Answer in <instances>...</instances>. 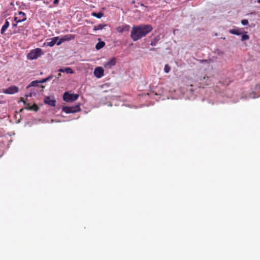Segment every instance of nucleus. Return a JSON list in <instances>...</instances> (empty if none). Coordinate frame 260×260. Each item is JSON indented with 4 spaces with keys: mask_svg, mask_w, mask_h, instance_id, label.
<instances>
[{
    "mask_svg": "<svg viewBox=\"0 0 260 260\" xmlns=\"http://www.w3.org/2000/svg\"><path fill=\"white\" fill-rule=\"evenodd\" d=\"M48 81V79L45 78L39 81L40 84L45 83Z\"/></svg>",
    "mask_w": 260,
    "mask_h": 260,
    "instance_id": "obj_26",
    "label": "nucleus"
},
{
    "mask_svg": "<svg viewBox=\"0 0 260 260\" xmlns=\"http://www.w3.org/2000/svg\"><path fill=\"white\" fill-rule=\"evenodd\" d=\"M229 32L233 35L239 36L242 34V31L239 28H233L229 30Z\"/></svg>",
    "mask_w": 260,
    "mask_h": 260,
    "instance_id": "obj_16",
    "label": "nucleus"
},
{
    "mask_svg": "<svg viewBox=\"0 0 260 260\" xmlns=\"http://www.w3.org/2000/svg\"><path fill=\"white\" fill-rule=\"evenodd\" d=\"M63 42V41L62 38H61L60 39L59 38V40H58V41H57V42L56 43V44H57V45H60Z\"/></svg>",
    "mask_w": 260,
    "mask_h": 260,
    "instance_id": "obj_25",
    "label": "nucleus"
},
{
    "mask_svg": "<svg viewBox=\"0 0 260 260\" xmlns=\"http://www.w3.org/2000/svg\"><path fill=\"white\" fill-rule=\"evenodd\" d=\"M44 102L51 107L55 106L56 101L53 97L52 99L50 96H46L44 98Z\"/></svg>",
    "mask_w": 260,
    "mask_h": 260,
    "instance_id": "obj_10",
    "label": "nucleus"
},
{
    "mask_svg": "<svg viewBox=\"0 0 260 260\" xmlns=\"http://www.w3.org/2000/svg\"><path fill=\"white\" fill-rule=\"evenodd\" d=\"M106 26V24H99L98 25H95L93 27L94 31H97L99 30H102Z\"/></svg>",
    "mask_w": 260,
    "mask_h": 260,
    "instance_id": "obj_19",
    "label": "nucleus"
},
{
    "mask_svg": "<svg viewBox=\"0 0 260 260\" xmlns=\"http://www.w3.org/2000/svg\"><path fill=\"white\" fill-rule=\"evenodd\" d=\"M189 90L190 91H191V92H193V91H194V90H193V88H192V85H191L190 86V87H189Z\"/></svg>",
    "mask_w": 260,
    "mask_h": 260,
    "instance_id": "obj_29",
    "label": "nucleus"
},
{
    "mask_svg": "<svg viewBox=\"0 0 260 260\" xmlns=\"http://www.w3.org/2000/svg\"><path fill=\"white\" fill-rule=\"evenodd\" d=\"M10 25V23L7 19L5 20V22L4 24L3 25L2 29L1 30V34L2 35H4L6 31V30L7 29V28L9 27Z\"/></svg>",
    "mask_w": 260,
    "mask_h": 260,
    "instance_id": "obj_15",
    "label": "nucleus"
},
{
    "mask_svg": "<svg viewBox=\"0 0 260 260\" xmlns=\"http://www.w3.org/2000/svg\"><path fill=\"white\" fill-rule=\"evenodd\" d=\"M149 50H150V51H156V48H150Z\"/></svg>",
    "mask_w": 260,
    "mask_h": 260,
    "instance_id": "obj_32",
    "label": "nucleus"
},
{
    "mask_svg": "<svg viewBox=\"0 0 260 260\" xmlns=\"http://www.w3.org/2000/svg\"><path fill=\"white\" fill-rule=\"evenodd\" d=\"M257 2L258 4H260V0H257Z\"/></svg>",
    "mask_w": 260,
    "mask_h": 260,
    "instance_id": "obj_35",
    "label": "nucleus"
},
{
    "mask_svg": "<svg viewBox=\"0 0 260 260\" xmlns=\"http://www.w3.org/2000/svg\"><path fill=\"white\" fill-rule=\"evenodd\" d=\"M152 29L153 27L150 24L134 25L132 27L131 37L134 41H137L146 36Z\"/></svg>",
    "mask_w": 260,
    "mask_h": 260,
    "instance_id": "obj_1",
    "label": "nucleus"
},
{
    "mask_svg": "<svg viewBox=\"0 0 260 260\" xmlns=\"http://www.w3.org/2000/svg\"><path fill=\"white\" fill-rule=\"evenodd\" d=\"M130 26L129 25L124 24L121 26H119L116 28V31L119 33H122L123 31H128Z\"/></svg>",
    "mask_w": 260,
    "mask_h": 260,
    "instance_id": "obj_11",
    "label": "nucleus"
},
{
    "mask_svg": "<svg viewBox=\"0 0 260 260\" xmlns=\"http://www.w3.org/2000/svg\"><path fill=\"white\" fill-rule=\"evenodd\" d=\"M91 15L94 17L100 19V18H101L103 16L104 14H103V13H102L101 12H99V13L92 12L91 13Z\"/></svg>",
    "mask_w": 260,
    "mask_h": 260,
    "instance_id": "obj_21",
    "label": "nucleus"
},
{
    "mask_svg": "<svg viewBox=\"0 0 260 260\" xmlns=\"http://www.w3.org/2000/svg\"><path fill=\"white\" fill-rule=\"evenodd\" d=\"M260 96V83L256 84L248 95H246V99H254Z\"/></svg>",
    "mask_w": 260,
    "mask_h": 260,
    "instance_id": "obj_3",
    "label": "nucleus"
},
{
    "mask_svg": "<svg viewBox=\"0 0 260 260\" xmlns=\"http://www.w3.org/2000/svg\"><path fill=\"white\" fill-rule=\"evenodd\" d=\"M160 40V35H158V36L155 37L154 38H153L151 40L150 45L152 46H155L157 44L158 42Z\"/></svg>",
    "mask_w": 260,
    "mask_h": 260,
    "instance_id": "obj_17",
    "label": "nucleus"
},
{
    "mask_svg": "<svg viewBox=\"0 0 260 260\" xmlns=\"http://www.w3.org/2000/svg\"><path fill=\"white\" fill-rule=\"evenodd\" d=\"M59 2V0H54L53 4L56 5Z\"/></svg>",
    "mask_w": 260,
    "mask_h": 260,
    "instance_id": "obj_30",
    "label": "nucleus"
},
{
    "mask_svg": "<svg viewBox=\"0 0 260 260\" xmlns=\"http://www.w3.org/2000/svg\"><path fill=\"white\" fill-rule=\"evenodd\" d=\"M30 93H33V95H36V93L35 92L34 90L32 91L31 90H30Z\"/></svg>",
    "mask_w": 260,
    "mask_h": 260,
    "instance_id": "obj_31",
    "label": "nucleus"
},
{
    "mask_svg": "<svg viewBox=\"0 0 260 260\" xmlns=\"http://www.w3.org/2000/svg\"><path fill=\"white\" fill-rule=\"evenodd\" d=\"M58 72L61 73H66V74H73L74 73V71L70 67H67L64 68H60L58 70Z\"/></svg>",
    "mask_w": 260,
    "mask_h": 260,
    "instance_id": "obj_13",
    "label": "nucleus"
},
{
    "mask_svg": "<svg viewBox=\"0 0 260 260\" xmlns=\"http://www.w3.org/2000/svg\"><path fill=\"white\" fill-rule=\"evenodd\" d=\"M25 96L26 97H31L32 96H33V93H29L28 94H26Z\"/></svg>",
    "mask_w": 260,
    "mask_h": 260,
    "instance_id": "obj_28",
    "label": "nucleus"
},
{
    "mask_svg": "<svg viewBox=\"0 0 260 260\" xmlns=\"http://www.w3.org/2000/svg\"><path fill=\"white\" fill-rule=\"evenodd\" d=\"M48 81V79L45 78L39 81L40 84L45 83Z\"/></svg>",
    "mask_w": 260,
    "mask_h": 260,
    "instance_id": "obj_27",
    "label": "nucleus"
},
{
    "mask_svg": "<svg viewBox=\"0 0 260 260\" xmlns=\"http://www.w3.org/2000/svg\"><path fill=\"white\" fill-rule=\"evenodd\" d=\"M14 19L16 23H18L25 21L26 19V16L23 12L20 11L18 13V15L15 16Z\"/></svg>",
    "mask_w": 260,
    "mask_h": 260,
    "instance_id": "obj_6",
    "label": "nucleus"
},
{
    "mask_svg": "<svg viewBox=\"0 0 260 260\" xmlns=\"http://www.w3.org/2000/svg\"><path fill=\"white\" fill-rule=\"evenodd\" d=\"M81 110L80 105H76L75 106L68 107L65 106L62 108V111L64 112L67 114L74 113L77 112H79Z\"/></svg>",
    "mask_w": 260,
    "mask_h": 260,
    "instance_id": "obj_5",
    "label": "nucleus"
},
{
    "mask_svg": "<svg viewBox=\"0 0 260 260\" xmlns=\"http://www.w3.org/2000/svg\"><path fill=\"white\" fill-rule=\"evenodd\" d=\"M170 67L168 64H166L164 68V72L168 73L170 71Z\"/></svg>",
    "mask_w": 260,
    "mask_h": 260,
    "instance_id": "obj_23",
    "label": "nucleus"
},
{
    "mask_svg": "<svg viewBox=\"0 0 260 260\" xmlns=\"http://www.w3.org/2000/svg\"><path fill=\"white\" fill-rule=\"evenodd\" d=\"M105 45V43L103 41H100L98 42L95 45V48L96 50H100Z\"/></svg>",
    "mask_w": 260,
    "mask_h": 260,
    "instance_id": "obj_20",
    "label": "nucleus"
},
{
    "mask_svg": "<svg viewBox=\"0 0 260 260\" xmlns=\"http://www.w3.org/2000/svg\"><path fill=\"white\" fill-rule=\"evenodd\" d=\"M18 91V88L16 86H11L7 89H6V90L4 91V92L6 94H14Z\"/></svg>",
    "mask_w": 260,
    "mask_h": 260,
    "instance_id": "obj_12",
    "label": "nucleus"
},
{
    "mask_svg": "<svg viewBox=\"0 0 260 260\" xmlns=\"http://www.w3.org/2000/svg\"><path fill=\"white\" fill-rule=\"evenodd\" d=\"M61 38L63 42L69 41L75 39V35L72 34H68L63 36Z\"/></svg>",
    "mask_w": 260,
    "mask_h": 260,
    "instance_id": "obj_14",
    "label": "nucleus"
},
{
    "mask_svg": "<svg viewBox=\"0 0 260 260\" xmlns=\"http://www.w3.org/2000/svg\"><path fill=\"white\" fill-rule=\"evenodd\" d=\"M58 76H61L60 73H59V74H58Z\"/></svg>",
    "mask_w": 260,
    "mask_h": 260,
    "instance_id": "obj_36",
    "label": "nucleus"
},
{
    "mask_svg": "<svg viewBox=\"0 0 260 260\" xmlns=\"http://www.w3.org/2000/svg\"><path fill=\"white\" fill-rule=\"evenodd\" d=\"M249 39V36L248 35L244 34L242 36L241 41H244L245 40H247Z\"/></svg>",
    "mask_w": 260,
    "mask_h": 260,
    "instance_id": "obj_22",
    "label": "nucleus"
},
{
    "mask_svg": "<svg viewBox=\"0 0 260 260\" xmlns=\"http://www.w3.org/2000/svg\"><path fill=\"white\" fill-rule=\"evenodd\" d=\"M37 110H38V107H36V108L35 109V110L37 111Z\"/></svg>",
    "mask_w": 260,
    "mask_h": 260,
    "instance_id": "obj_38",
    "label": "nucleus"
},
{
    "mask_svg": "<svg viewBox=\"0 0 260 260\" xmlns=\"http://www.w3.org/2000/svg\"><path fill=\"white\" fill-rule=\"evenodd\" d=\"M241 24L243 25H247L248 24V21L246 19H243L241 20Z\"/></svg>",
    "mask_w": 260,
    "mask_h": 260,
    "instance_id": "obj_24",
    "label": "nucleus"
},
{
    "mask_svg": "<svg viewBox=\"0 0 260 260\" xmlns=\"http://www.w3.org/2000/svg\"><path fill=\"white\" fill-rule=\"evenodd\" d=\"M43 53L42 50L40 48L32 49L27 54V58L29 60L36 59L41 56Z\"/></svg>",
    "mask_w": 260,
    "mask_h": 260,
    "instance_id": "obj_2",
    "label": "nucleus"
},
{
    "mask_svg": "<svg viewBox=\"0 0 260 260\" xmlns=\"http://www.w3.org/2000/svg\"><path fill=\"white\" fill-rule=\"evenodd\" d=\"M40 85L39 81L38 80H35L31 82L29 85H28L26 87L27 89H28L29 88L31 87H37L39 86Z\"/></svg>",
    "mask_w": 260,
    "mask_h": 260,
    "instance_id": "obj_18",
    "label": "nucleus"
},
{
    "mask_svg": "<svg viewBox=\"0 0 260 260\" xmlns=\"http://www.w3.org/2000/svg\"><path fill=\"white\" fill-rule=\"evenodd\" d=\"M28 109H30V110H31V109H32V108H31V107H29V108H28Z\"/></svg>",
    "mask_w": 260,
    "mask_h": 260,
    "instance_id": "obj_37",
    "label": "nucleus"
},
{
    "mask_svg": "<svg viewBox=\"0 0 260 260\" xmlns=\"http://www.w3.org/2000/svg\"><path fill=\"white\" fill-rule=\"evenodd\" d=\"M16 25H17V23H16L15 24H13V27H15V26H16Z\"/></svg>",
    "mask_w": 260,
    "mask_h": 260,
    "instance_id": "obj_34",
    "label": "nucleus"
},
{
    "mask_svg": "<svg viewBox=\"0 0 260 260\" xmlns=\"http://www.w3.org/2000/svg\"><path fill=\"white\" fill-rule=\"evenodd\" d=\"M58 40H59V37H55L51 39H47L44 44L47 46L52 47L56 44Z\"/></svg>",
    "mask_w": 260,
    "mask_h": 260,
    "instance_id": "obj_9",
    "label": "nucleus"
},
{
    "mask_svg": "<svg viewBox=\"0 0 260 260\" xmlns=\"http://www.w3.org/2000/svg\"><path fill=\"white\" fill-rule=\"evenodd\" d=\"M116 58L113 57L111 58L107 62H105L104 63V67L105 69H111L113 66L116 64Z\"/></svg>",
    "mask_w": 260,
    "mask_h": 260,
    "instance_id": "obj_7",
    "label": "nucleus"
},
{
    "mask_svg": "<svg viewBox=\"0 0 260 260\" xmlns=\"http://www.w3.org/2000/svg\"><path fill=\"white\" fill-rule=\"evenodd\" d=\"M79 98V94L70 93L66 92L63 95V100L66 102H72L76 101Z\"/></svg>",
    "mask_w": 260,
    "mask_h": 260,
    "instance_id": "obj_4",
    "label": "nucleus"
},
{
    "mask_svg": "<svg viewBox=\"0 0 260 260\" xmlns=\"http://www.w3.org/2000/svg\"><path fill=\"white\" fill-rule=\"evenodd\" d=\"M51 76H49V77H47L46 78L48 79V81L49 80H50L51 79Z\"/></svg>",
    "mask_w": 260,
    "mask_h": 260,
    "instance_id": "obj_33",
    "label": "nucleus"
},
{
    "mask_svg": "<svg viewBox=\"0 0 260 260\" xmlns=\"http://www.w3.org/2000/svg\"><path fill=\"white\" fill-rule=\"evenodd\" d=\"M93 74L97 78H101L104 75V70L102 67H96L94 70Z\"/></svg>",
    "mask_w": 260,
    "mask_h": 260,
    "instance_id": "obj_8",
    "label": "nucleus"
}]
</instances>
